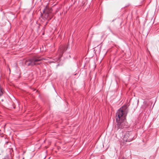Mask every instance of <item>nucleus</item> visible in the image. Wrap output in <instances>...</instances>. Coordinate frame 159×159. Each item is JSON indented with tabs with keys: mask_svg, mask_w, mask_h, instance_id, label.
Returning a JSON list of instances; mask_svg holds the SVG:
<instances>
[{
	"mask_svg": "<svg viewBox=\"0 0 159 159\" xmlns=\"http://www.w3.org/2000/svg\"><path fill=\"white\" fill-rule=\"evenodd\" d=\"M50 10L47 9V8L43 11V17L46 19L48 18L50 16Z\"/></svg>",
	"mask_w": 159,
	"mask_h": 159,
	"instance_id": "nucleus-4",
	"label": "nucleus"
},
{
	"mask_svg": "<svg viewBox=\"0 0 159 159\" xmlns=\"http://www.w3.org/2000/svg\"><path fill=\"white\" fill-rule=\"evenodd\" d=\"M42 58H40V57H34L32 59H30L28 60L25 61V64L27 66H33L39 64L40 63H37L40 61Z\"/></svg>",
	"mask_w": 159,
	"mask_h": 159,
	"instance_id": "nucleus-2",
	"label": "nucleus"
},
{
	"mask_svg": "<svg viewBox=\"0 0 159 159\" xmlns=\"http://www.w3.org/2000/svg\"><path fill=\"white\" fill-rule=\"evenodd\" d=\"M3 93V91L1 88H0V97L2 95Z\"/></svg>",
	"mask_w": 159,
	"mask_h": 159,
	"instance_id": "nucleus-5",
	"label": "nucleus"
},
{
	"mask_svg": "<svg viewBox=\"0 0 159 159\" xmlns=\"http://www.w3.org/2000/svg\"><path fill=\"white\" fill-rule=\"evenodd\" d=\"M123 159H125V158H123Z\"/></svg>",
	"mask_w": 159,
	"mask_h": 159,
	"instance_id": "nucleus-7",
	"label": "nucleus"
},
{
	"mask_svg": "<svg viewBox=\"0 0 159 159\" xmlns=\"http://www.w3.org/2000/svg\"><path fill=\"white\" fill-rule=\"evenodd\" d=\"M128 110L126 106H123L117 111L116 115V119L117 123V127L118 128L127 127V123L125 117Z\"/></svg>",
	"mask_w": 159,
	"mask_h": 159,
	"instance_id": "nucleus-1",
	"label": "nucleus"
},
{
	"mask_svg": "<svg viewBox=\"0 0 159 159\" xmlns=\"http://www.w3.org/2000/svg\"><path fill=\"white\" fill-rule=\"evenodd\" d=\"M61 52H63L64 51V49H63V48H62L61 49Z\"/></svg>",
	"mask_w": 159,
	"mask_h": 159,
	"instance_id": "nucleus-6",
	"label": "nucleus"
},
{
	"mask_svg": "<svg viewBox=\"0 0 159 159\" xmlns=\"http://www.w3.org/2000/svg\"><path fill=\"white\" fill-rule=\"evenodd\" d=\"M134 136L132 132L127 131L125 134L123 139L124 141H131L134 138Z\"/></svg>",
	"mask_w": 159,
	"mask_h": 159,
	"instance_id": "nucleus-3",
	"label": "nucleus"
}]
</instances>
